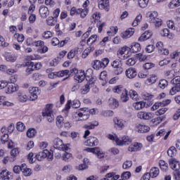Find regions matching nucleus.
Instances as JSON below:
<instances>
[{
    "instance_id": "39",
    "label": "nucleus",
    "mask_w": 180,
    "mask_h": 180,
    "mask_svg": "<svg viewBox=\"0 0 180 180\" xmlns=\"http://www.w3.org/2000/svg\"><path fill=\"white\" fill-rule=\"evenodd\" d=\"M66 75H71V72H70L68 70L56 72V77H58L60 78L63 77H66Z\"/></svg>"
},
{
    "instance_id": "32",
    "label": "nucleus",
    "mask_w": 180,
    "mask_h": 180,
    "mask_svg": "<svg viewBox=\"0 0 180 180\" xmlns=\"http://www.w3.org/2000/svg\"><path fill=\"white\" fill-rule=\"evenodd\" d=\"M108 104H109V106H110V108L112 109H116V108H117V106H119V102L117 101L116 99L114 98H110L108 100Z\"/></svg>"
},
{
    "instance_id": "37",
    "label": "nucleus",
    "mask_w": 180,
    "mask_h": 180,
    "mask_svg": "<svg viewBox=\"0 0 180 180\" xmlns=\"http://www.w3.org/2000/svg\"><path fill=\"white\" fill-rule=\"evenodd\" d=\"M159 167H160V169L164 172H167V171H168V164L164 160L159 161Z\"/></svg>"
},
{
    "instance_id": "45",
    "label": "nucleus",
    "mask_w": 180,
    "mask_h": 180,
    "mask_svg": "<svg viewBox=\"0 0 180 180\" xmlns=\"http://www.w3.org/2000/svg\"><path fill=\"white\" fill-rule=\"evenodd\" d=\"M158 86L161 89H165V88H167V86H168V81H167L166 79L160 80Z\"/></svg>"
},
{
    "instance_id": "63",
    "label": "nucleus",
    "mask_w": 180,
    "mask_h": 180,
    "mask_svg": "<svg viewBox=\"0 0 180 180\" xmlns=\"http://www.w3.org/2000/svg\"><path fill=\"white\" fill-rule=\"evenodd\" d=\"M15 158H11L9 156H6L3 159V164H7L8 162H13L15 161Z\"/></svg>"
},
{
    "instance_id": "2",
    "label": "nucleus",
    "mask_w": 180,
    "mask_h": 180,
    "mask_svg": "<svg viewBox=\"0 0 180 180\" xmlns=\"http://www.w3.org/2000/svg\"><path fill=\"white\" fill-rule=\"evenodd\" d=\"M42 116L46 117L49 123L54 122V114L53 112V104H47L42 111Z\"/></svg>"
},
{
    "instance_id": "33",
    "label": "nucleus",
    "mask_w": 180,
    "mask_h": 180,
    "mask_svg": "<svg viewBox=\"0 0 180 180\" xmlns=\"http://www.w3.org/2000/svg\"><path fill=\"white\" fill-rule=\"evenodd\" d=\"M100 19H101V13L96 12L91 15L90 18V21L91 23H96V22H98Z\"/></svg>"
},
{
    "instance_id": "7",
    "label": "nucleus",
    "mask_w": 180,
    "mask_h": 180,
    "mask_svg": "<svg viewBox=\"0 0 180 180\" xmlns=\"http://www.w3.org/2000/svg\"><path fill=\"white\" fill-rule=\"evenodd\" d=\"M37 159L38 161H42L44 158H48V160H52L53 155V153L49 151V150L46 149L41 152H39L37 155Z\"/></svg>"
},
{
    "instance_id": "8",
    "label": "nucleus",
    "mask_w": 180,
    "mask_h": 180,
    "mask_svg": "<svg viewBox=\"0 0 180 180\" xmlns=\"http://www.w3.org/2000/svg\"><path fill=\"white\" fill-rule=\"evenodd\" d=\"M75 117H80V120H88L89 119V111L88 108H82L75 113Z\"/></svg>"
},
{
    "instance_id": "40",
    "label": "nucleus",
    "mask_w": 180,
    "mask_h": 180,
    "mask_svg": "<svg viewBox=\"0 0 180 180\" xmlns=\"http://www.w3.org/2000/svg\"><path fill=\"white\" fill-rule=\"evenodd\" d=\"M62 160H63V161H66V162L71 161V160H72V154L65 152L62 156Z\"/></svg>"
},
{
    "instance_id": "16",
    "label": "nucleus",
    "mask_w": 180,
    "mask_h": 180,
    "mask_svg": "<svg viewBox=\"0 0 180 180\" xmlns=\"http://www.w3.org/2000/svg\"><path fill=\"white\" fill-rule=\"evenodd\" d=\"M12 176L11 172L6 169H3L0 172V179L2 180H9Z\"/></svg>"
},
{
    "instance_id": "31",
    "label": "nucleus",
    "mask_w": 180,
    "mask_h": 180,
    "mask_svg": "<svg viewBox=\"0 0 180 180\" xmlns=\"http://www.w3.org/2000/svg\"><path fill=\"white\" fill-rule=\"evenodd\" d=\"M27 137L29 139H33V137L36 136V134H37V131L34 128H30L27 132Z\"/></svg>"
},
{
    "instance_id": "54",
    "label": "nucleus",
    "mask_w": 180,
    "mask_h": 180,
    "mask_svg": "<svg viewBox=\"0 0 180 180\" xmlns=\"http://www.w3.org/2000/svg\"><path fill=\"white\" fill-rule=\"evenodd\" d=\"M176 153V148L174 146H172L167 150V155L169 157H174V155Z\"/></svg>"
},
{
    "instance_id": "29",
    "label": "nucleus",
    "mask_w": 180,
    "mask_h": 180,
    "mask_svg": "<svg viewBox=\"0 0 180 180\" xmlns=\"http://www.w3.org/2000/svg\"><path fill=\"white\" fill-rule=\"evenodd\" d=\"M64 122H65V120L63 116L59 115L56 117V126L58 127V129H61L63 126H64Z\"/></svg>"
},
{
    "instance_id": "52",
    "label": "nucleus",
    "mask_w": 180,
    "mask_h": 180,
    "mask_svg": "<svg viewBox=\"0 0 180 180\" xmlns=\"http://www.w3.org/2000/svg\"><path fill=\"white\" fill-rule=\"evenodd\" d=\"M148 76V70H147V69H144L138 74V77H139V78H147Z\"/></svg>"
},
{
    "instance_id": "51",
    "label": "nucleus",
    "mask_w": 180,
    "mask_h": 180,
    "mask_svg": "<svg viewBox=\"0 0 180 180\" xmlns=\"http://www.w3.org/2000/svg\"><path fill=\"white\" fill-rule=\"evenodd\" d=\"M37 51L40 54H44L45 53H47L49 51V47H47L46 46H44V44L43 46H40L37 49Z\"/></svg>"
},
{
    "instance_id": "38",
    "label": "nucleus",
    "mask_w": 180,
    "mask_h": 180,
    "mask_svg": "<svg viewBox=\"0 0 180 180\" xmlns=\"http://www.w3.org/2000/svg\"><path fill=\"white\" fill-rule=\"evenodd\" d=\"M125 88L122 85L115 86L112 88V91L114 94H122L124 91H125Z\"/></svg>"
},
{
    "instance_id": "25",
    "label": "nucleus",
    "mask_w": 180,
    "mask_h": 180,
    "mask_svg": "<svg viewBox=\"0 0 180 180\" xmlns=\"http://www.w3.org/2000/svg\"><path fill=\"white\" fill-rule=\"evenodd\" d=\"M129 50L131 53H139L141 50V46L137 42H134L131 44Z\"/></svg>"
},
{
    "instance_id": "24",
    "label": "nucleus",
    "mask_w": 180,
    "mask_h": 180,
    "mask_svg": "<svg viewBox=\"0 0 180 180\" xmlns=\"http://www.w3.org/2000/svg\"><path fill=\"white\" fill-rule=\"evenodd\" d=\"M133 34H134V29L129 28L122 33V39H129Z\"/></svg>"
},
{
    "instance_id": "14",
    "label": "nucleus",
    "mask_w": 180,
    "mask_h": 180,
    "mask_svg": "<svg viewBox=\"0 0 180 180\" xmlns=\"http://www.w3.org/2000/svg\"><path fill=\"white\" fill-rule=\"evenodd\" d=\"M99 141L95 136H90L86 141H85V146L87 147H95V146H98Z\"/></svg>"
},
{
    "instance_id": "6",
    "label": "nucleus",
    "mask_w": 180,
    "mask_h": 180,
    "mask_svg": "<svg viewBox=\"0 0 180 180\" xmlns=\"http://www.w3.org/2000/svg\"><path fill=\"white\" fill-rule=\"evenodd\" d=\"M53 147L57 150H62V151H68V145L64 144L63 140L56 138L53 141Z\"/></svg>"
},
{
    "instance_id": "59",
    "label": "nucleus",
    "mask_w": 180,
    "mask_h": 180,
    "mask_svg": "<svg viewBox=\"0 0 180 180\" xmlns=\"http://www.w3.org/2000/svg\"><path fill=\"white\" fill-rule=\"evenodd\" d=\"M71 137L72 140L75 141H79V133L76 132V131H72L71 132Z\"/></svg>"
},
{
    "instance_id": "47",
    "label": "nucleus",
    "mask_w": 180,
    "mask_h": 180,
    "mask_svg": "<svg viewBox=\"0 0 180 180\" xmlns=\"http://www.w3.org/2000/svg\"><path fill=\"white\" fill-rule=\"evenodd\" d=\"M129 96L133 101H139V94H137V91L131 90L129 91Z\"/></svg>"
},
{
    "instance_id": "26",
    "label": "nucleus",
    "mask_w": 180,
    "mask_h": 180,
    "mask_svg": "<svg viewBox=\"0 0 180 180\" xmlns=\"http://www.w3.org/2000/svg\"><path fill=\"white\" fill-rule=\"evenodd\" d=\"M21 172L24 176H30V175L32 174V169L26 167V165H22Z\"/></svg>"
},
{
    "instance_id": "18",
    "label": "nucleus",
    "mask_w": 180,
    "mask_h": 180,
    "mask_svg": "<svg viewBox=\"0 0 180 180\" xmlns=\"http://www.w3.org/2000/svg\"><path fill=\"white\" fill-rule=\"evenodd\" d=\"M170 167L174 171H179L180 169V162L176 159H171L169 161Z\"/></svg>"
},
{
    "instance_id": "55",
    "label": "nucleus",
    "mask_w": 180,
    "mask_h": 180,
    "mask_svg": "<svg viewBox=\"0 0 180 180\" xmlns=\"http://www.w3.org/2000/svg\"><path fill=\"white\" fill-rule=\"evenodd\" d=\"M153 97H154V96H153L147 92L142 93V98L145 101H150V99H153Z\"/></svg>"
},
{
    "instance_id": "61",
    "label": "nucleus",
    "mask_w": 180,
    "mask_h": 180,
    "mask_svg": "<svg viewBox=\"0 0 180 180\" xmlns=\"http://www.w3.org/2000/svg\"><path fill=\"white\" fill-rule=\"evenodd\" d=\"M165 75L169 78H174V77H175V72L174 69H172L171 70L165 72Z\"/></svg>"
},
{
    "instance_id": "5",
    "label": "nucleus",
    "mask_w": 180,
    "mask_h": 180,
    "mask_svg": "<svg viewBox=\"0 0 180 180\" xmlns=\"http://www.w3.org/2000/svg\"><path fill=\"white\" fill-rule=\"evenodd\" d=\"M130 48L127 46H123L122 48L120 49L117 51V56L121 60H126V58H129L130 57Z\"/></svg>"
},
{
    "instance_id": "20",
    "label": "nucleus",
    "mask_w": 180,
    "mask_h": 180,
    "mask_svg": "<svg viewBox=\"0 0 180 180\" xmlns=\"http://www.w3.org/2000/svg\"><path fill=\"white\" fill-rule=\"evenodd\" d=\"M126 76L127 78H129V79H133V78H136L137 76V71H136L134 68H128L126 70Z\"/></svg>"
},
{
    "instance_id": "56",
    "label": "nucleus",
    "mask_w": 180,
    "mask_h": 180,
    "mask_svg": "<svg viewBox=\"0 0 180 180\" xmlns=\"http://www.w3.org/2000/svg\"><path fill=\"white\" fill-rule=\"evenodd\" d=\"M93 68H102V63L101 60H96L92 63Z\"/></svg>"
},
{
    "instance_id": "42",
    "label": "nucleus",
    "mask_w": 180,
    "mask_h": 180,
    "mask_svg": "<svg viewBox=\"0 0 180 180\" xmlns=\"http://www.w3.org/2000/svg\"><path fill=\"white\" fill-rule=\"evenodd\" d=\"M96 40H98V35L96 34H94L91 35L87 40V44L89 46H92V44L94 43H95V41H96Z\"/></svg>"
},
{
    "instance_id": "15",
    "label": "nucleus",
    "mask_w": 180,
    "mask_h": 180,
    "mask_svg": "<svg viewBox=\"0 0 180 180\" xmlns=\"http://www.w3.org/2000/svg\"><path fill=\"white\" fill-rule=\"evenodd\" d=\"M142 148L143 144L138 142H134L129 146L128 150L130 151L131 153H134L135 151H140V150H141Z\"/></svg>"
},
{
    "instance_id": "1",
    "label": "nucleus",
    "mask_w": 180,
    "mask_h": 180,
    "mask_svg": "<svg viewBox=\"0 0 180 180\" xmlns=\"http://www.w3.org/2000/svg\"><path fill=\"white\" fill-rule=\"evenodd\" d=\"M108 139L110 140H112V141H115L117 146H130L131 143H133V139L130 138L129 136H124L121 139H119L116 135H108Z\"/></svg>"
},
{
    "instance_id": "34",
    "label": "nucleus",
    "mask_w": 180,
    "mask_h": 180,
    "mask_svg": "<svg viewBox=\"0 0 180 180\" xmlns=\"http://www.w3.org/2000/svg\"><path fill=\"white\" fill-rule=\"evenodd\" d=\"M17 99L18 101H19V102L23 103L27 101L28 97L26 94L23 93H18Z\"/></svg>"
},
{
    "instance_id": "62",
    "label": "nucleus",
    "mask_w": 180,
    "mask_h": 180,
    "mask_svg": "<svg viewBox=\"0 0 180 180\" xmlns=\"http://www.w3.org/2000/svg\"><path fill=\"white\" fill-rule=\"evenodd\" d=\"M19 154V148H13L11 151V158H15L16 159V156Z\"/></svg>"
},
{
    "instance_id": "64",
    "label": "nucleus",
    "mask_w": 180,
    "mask_h": 180,
    "mask_svg": "<svg viewBox=\"0 0 180 180\" xmlns=\"http://www.w3.org/2000/svg\"><path fill=\"white\" fill-rule=\"evenodd\" d=\"M131 176V173L130 172H124L122 174L121 178L122 179H129Z\"/></svg>"
},
{
    "instance_id": "23",
    "label": "nucleus",
    "mask_w": 180,
    "mask_h": 180,
    "mask_svg": "<svg viewBox=\"0 0 180 180\" xmlns=\"http://www.w3.org/2000/svg\"><path fill=\"white\" fill-rule=\"evenodd\" d=\"M89 165V159L85 158L83 160V163L78 166L77 169H79V171H84V169H88Z\"/></svg>"
},
{
    "instance_id": "28",
    "label": "nucleus",
    "mask_w": 180,
    "mask_h": 180,
    "mask_svg": "<svg viewBox=\"0 0 180 180\" xmlns=\"http://www.w3.org/2000/svg\"><path fill=\"white\" fill-rule=\"evenodd\" d=\"M149 175L151 178H157L158 175H160V169L158 167H152Z\"/></svg>"
},
{
    "instance_id": "19",
    "label": "nucleus",
    "mask_w": 180,
    "mask_h": 180,
    "mask_svg": "<svg viewBox=\"0 0 180 180\" xmlns=\"http://www.w3.org/2000/svg\"><path fill=\"white\" fill-rule=\"evenodd\" d=\"M39 14L41 18L46 19L49 15H50V11H49V8L46 6H41L39 7Z\"/></svg>"
},
{
    "instance_id": "9",
    "label": "nucleus",
    "mask_w": 180,
    "mask_h": 180,
    "mask_svg": "<svg viewBox=\"0 0 180 180\" xmlns=\"http://www.w3.org/2000/svg\"><path fill=\"white\" fill-rule=\"evenodd\" d=\"M114 127L118 130H123L126 127V121L117 117L113 118Z\"/></svg>"
},
{
    "instance_id": "46",
    "label": "nucleus",
    "mask_w": 180,
    "mask_h": 180,
    "mask_svg": "<svg viewBox=\"0 0 180 180\" xmlns=\"http://www.w3.org/2000/svg\"><path fill=\"white\" fill-rule=\"evenodd\" d=\"M0 71H4V72H6V74H8V75H12L13 74H15V72H18V69L2 68V69H0Z\"/></svg>"
},
{
    "instance_id": "57",
    "label": "nucleus",
    "mask_w": 180,
    "mask_h": 180,
    "mask_svg": "<svg viewBox=\"0 0 180 180\" xmlns=\"http://www.w3.org/2000/svg\"><path fill=\"white\" fill-rule=\"evenodd\" d=\"M90 89L91 88L89 87V84H86L84 86L82 87L81 94H82V95H86V94L89 92Z\"/></svg>"
},
{
    "instance_id": "30",
    "label": "nucleus",
    "mask_w": 180,
    "mask_h": 180,
    "mask_svg": "<svg viewBox=\"0 0 180 180\" xmlns=\"http://www.w3.org/2000/svg\"><path fill=\"white\" fill-rule=\"evenodd\" d=\"M109 6V0H98L99 9H106Z\"/></svg>"
},
{
    "instance_id": "4",
    "label": "nucleus",
    "mask_w": 180,
    "mask_h": 180,
    "mask_svg": "<svg viewBox=\"0 0 180 180\" xmlns=\"http://www.w3.org/2000/svg\"><path fill=\"white\" fill-rule=\"evenodd\" d=\"M75 75L74 79L77 82H83L85 79V71L82 69L73 68L70 70V75Z\"/></svg>"
},
{
    "instance_id": "44",
    "label": "nucleus",
    "mask_w": 180,
    "mask_h": 180,
    "mask_svg": "<svg viewBox=\"0 0 180 180\" xmlns=\"http://www.w3.org/2000/svg\"><path fill=\"white\" fill-rule=\"evenodd\" d=\"M16 129L18 131H25V130L26 129V126L23 122H18L16 124Z\"/></svg>"
},
{
    "instance_id": "13",
    "label": "nucleus",
    "mask_w": 180,
    "mask_h": 180,
    "mask_svg": "<svg viewBox=\"0 0 180 180\" xmlns=\"http://www.w3.org/2000/svg\"><path fill=\"white\" fill-rule=\"evenodd\" d=\"M135 130L138 133H148L150 130V127L143 124H136L135 125Z\"/></svg>"
},
{
    "instance_id": "11",
    "label": "nucleus",
    "mask_w": 180,
    "mask_h": 180,
    "mask_svg": "<svg viewBox=\"0 0 180 180\" xmlns=\"http://www.w3.org/2000/svg\"><path fill=\"white\" fill-rule=\"evenodd\" d=\"M11 83L7 85V88L5 90L6 94H13V92H16V91H18V85L14 84V82H16V79H14L13 80L11 79Z\"/></svg>"
},
{
    "instance_id": "48",
    "label": "nucleus",
    "mask_w": 180,
    "mask_h": 180,
    "mask_svg": "<svg viewBox=\"0 0 180 180\" xmlns=\"http://www.w3.org/2000/svg\"><path fill=\"white\" fill-rule=\"evenodd\" d=\"M143 19V15L141 14L138 15L135 20L132 22V26L136 27L139 25V23L141 22V20Z\"/></svg>"
},
{
    "instance_id": "21",
    "label": "nucleus",
    "mask_w": 180,
    "mask_h": 180,
    "mask_svg": "<svg viewBox=\"0 0 180 180\" xmlns=\"http://www.w3.org/2000/svg\"><path fill=\"white\" fill-rule=\"evenodd\" d=\"M151 36H153V32H151L150 31H146L139 38V41H146V40H148V39H150Z\"/></svg>"
},
{
    "instance_id": "36",
    "label": "nucleus",
    "mask_w": 180,
    "mask_h": 180,
    "mask_svg": "<svg viewBox=\"0 0 180 180\" xmlns=\"http://www.w3.org/2000/svg\"><path fill=\"white\" fill-rule=\"evenodd\" d=\"M121 102H127L129 101V94L127 89L124 90L120 96Z\"/></svg>"
},
{
    "instance_id": "22",
    "label": "nucleus",
    "mask_w": 180,
    "mask_h": 180,
    "mask_svg": "<svg viewBox=\"0 0 180 180\" xmlns=\"http://www.w3.org/2000/svg\"><path fill=\"white\" fill-rule=\"evenodd\" d=\"M157 75H151L148 78L145 80V84L148 86L153 85V84H155V82H157Z\"/></svg>"
},
{
    "instance_id": "60",
    "label": "nucleus",
    "mask_w": 180,
    "mask_h": 180,
    "mask_svg": "<svg viewBox=\"0 0 180 180\" xmlns=\"http://www.w3.org/2000/svg\"><path fill=\"white\" fill-rule=\"evenodd\" d=\"M72 170V166H71V165H65L62 169V171L65 174H68L69 172H71Z\"/></svg>"
},
{
    "instance_id": "27",
    "label": "nucleus",
    "mask_w": 180,
    "mask_h": 180,
    "mask_svg": "<svg viewBox=\"0 0 180 180\" xmlns=\"http://www.w3.org/2000/svg\"><path fill=\"white\" fill-rule=\"evenodd\" d=\"M133 108H134L136 110H141V109H143V108H146V102L139 101V102L134 103Z\"/></svg>"
},
{
    "instance_id": "53",
    "label": "nucleus",
    "mask_w": 180,
    "mask_h": 180,
    "mask_svg": "<svg viewBox=\"0 0 180 180\" xmlns=\"http://www.w3.org/2000/svg\"><path fill=\"white\" fill-rule=\"evenodd\" d=\"M77 54V49H74L70 50V51L68 53V58L69 60H72L74 57H75V55Z\"/></svg>"
},
{
    "instance_id": "3",
    "label": "nucleus",
    "mask_w": 180,
    "mask_h": 180,
    "mask_svg": "<svg viewBox=\"0 0 180 180\" xmlns=\"http://www.w3.org/2000/svg\"><path fill=\"white\" fill-rule=\"evenodd\" d=\"M148 18L150 23H153L155 27H160L162 25V20L158 18V13L157 11L148 13Z\"/></svg>"
},
{
    "instance_id": "10",
    "label": "nucleus",
    "mask_w": 180,
    "mask_h": 180,
    "mask_svg": "<svg viewBox=\"0 0 180 180\" xmlns=\"http://www.w3.org/2000/svg\"><path fill=\"white\" fill-rule=\"evenodd\" d=\"M136 117L141 120H151V119H153V113L146 111H139L136 114Z\"/></svg>"
},
{
    "instance_id": "49",
    "label": "nucleus",
    "mask_w": 180,
    "mask_h": 180,
    "mask_svg": "<svg viewBox=\"0 0 180 180\" xmlns=\"http://www.w3.org/2000/svg\"><path fill=\"white\" fill-rule=\"evenodd\" d=\"M148 2H150V0H138V4L140 8H147Z\"/></svg>"
},
{
    "instance_id": "12",
    "label": "nucleus",
    "mask_w": 180,
    "mask_h": 180,
    "mask_svg": "<svg viewBox=\"0 0 180 180\" xmlns=\"http://www.w3.org/2000/svg\"><path fill=\"white\" fill-rule=\"evenodd\" d=\"M30 98L31 101H36L37 99L38 95H40V90L39 87H30Z\"/></svg>"
},
{
    "instance_id": "58",
    "label": "nucleus",
    "mask_w": 180,
    "mask_h": 180,
    "mask_svg": "<svg viewBox=\"0 0 180 180\" xmlns=\"http://www.w3.org/2000/svg\"><path fill=\"white\" fill-rule=\"evenodd\" d=\"M133 165V162L130 160H127L122 165V168L124 169H129Z\"/></svg>"
},
{
    "instance_id": "50",
    "label": "nucleus",
    "mask_w": 180,
    "mask_h": 180,
    "mask_svg": "<svg viewBox=\"0 0 180 180\" xmlns=\"http://www.w3.org/2000/svg\"><path fill=\"white\" fill-rule=\"evenodd\" d=\"M111 65L113 68H122V61H120V60H115L112 62Z\"/></svg>"
},
{
    "instance_id": "35",
    "label": "nucleus",
    "mask_w": 180,
    "mask_h": 180,
    "mask_svg": "<svg viewBox=\"0 0 180 180\" xmlns=\"http://www.w3.org/2000/svg\"><path fill=\"white\" fill-rule=\"evenodd\" d=\"M160 34L163 37H168L169 39H171L172 37V34L169 32V30H168V28H165L162 30L160 32Z\"/></svg>"
},
{
    "instance_id": "41",
    "label": "nucleus",
    "mask_w": 180,
    "mask_h": 180,
    "mask_svg": "<svg viewBox=\"0 0 180 180\" xmlns=\"http://www.w3.org/2000/svg\"><path fill=\"white\" fill-rule=\"evenodd\" d=\"M96 126H99V122L98 121H94V123H89L87 124H85L84 126V129H89V130H91L92 129H95Z\"/></svg>"
},
{
    "instance_id": "17",
    "label": "nucleus",
    "mask_w": 180,
    "mask_h": 180,
    "mask_svg": "<svg viewBox=\"0 0 180 180\" xmlns=\"http://www.w3.org/2000/svg\"><path fill=\"white\" fill-rule=\"evenodd\" d=\"M20 67H27L28 68H33V67H34V68H41V63L34 64L32 60H29L20 65Z\"/></svg>"
},
{
    "instance_id": "43",
    "label": "nucleus",
    "mask_w": 180,
    "mask_h": 180,
    "mask_svg": "<svg viewBox=\"0 0 180 180\" xmlns=\"http://www.w3.org/2000/svg\"><path fill=\"white\" fill-rule=\"evenodd\" d=\"M178 6H180V0H173L169 4V8H170L171 9L178 8Z\"/></svg>"
}]
</instances>
